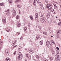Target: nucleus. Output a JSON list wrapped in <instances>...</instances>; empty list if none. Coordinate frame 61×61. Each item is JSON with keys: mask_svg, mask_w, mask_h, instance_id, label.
I'll use <instances>...</instances> for the list:
<instances>
[{"mask_svg": "<svg viewBox=\"0 0 61 61\" xmlns=\"http://www.w3.org/2000/svg\"><path fill=\"white\" fill-rule=\"evenodd\" d=\"M36 3V0H34V1L33 3Z\"/></svg>", "mask_w": 61, "mask_h": 61, "instance_id": "4d7b16f0", "label": "nucleus"}, {"mask_svg": "<svg viewBox=\"0 0 61 61\" xmlns=\"http://www.w3.org/2000/svg\"><path fill=\"white\" fill-rule=\"evenodd\" d=\"M41 21L42 23H45L46 21V19L45 18H42L41 19Z\"/></svg>", "mask_w": 61, "mask_h": 61, "instance_id": "7ed1b4c3", "label": "nucleus"}, {"mask_svg": "<svg viewBox=\"0 0 61 61\" xmlns=\"http://www.w3.org/2000/svg\"><path fill=\"white\" fill-rule=\"evenodd\" d=\"M36 57L37 58V59H38L39 58V56H38V55H37L36 56Z\"/></svg>", "mask_w": 61, "mask_h": 61, "instance_id": "72a5a7b5", "label": "nucleus"}, {"mask_svg": "<svg viewBox=\"0 0 61 61\" xmlns=\"http://www.w3.org/2000/svg\"><path fill=\"white\" fill-rule=\"evenodd\" d=\"M16 51H15V52H14V55H15V54L16 53Z\"/></svg>", "mask_w": 61, "mask_h": 61, "instance_id": "3c124183", "label": "nucleus"}, {"mask_svg": "<svg viewBox=\"0 0 61 61\" xmlns=\"http://www.w3.org/2000/svg\"><path fill=\"white\" fill-rule=\"evenodd\" d=\"M40 7L41 8V9H44V7H43V6Z\"/></svg>", "mask_w": 61, "mask_h": 61, "instance_id": "2f4dec72", "label": "nucleus"}, {"mask_svg": "<svg viewBox=\"0 0 61 61\" xmlns=\"http://www.w3.org/2000/svg\"><path fill=\"white\" fill-rule=\"evenodd\" d=\"M20 38H23V37H22V36H21V37Z\"/></svg>", "mask_w": 61, "mask_h": 61, "instance_id": "774afa93", "label": "nucleus"}, {"mask_svg": "<svg viewBox=\"0 0 61 61\" xmlns=\"http://www.w3.org/2000/svg\"><path fill=\"white\" fill-rule=\"evenodd\" d=\"M46 6L47 8V9L49 10L51 9V12H54V10L53 9H51L52 8V5H50V4H48Z\"/></svg>", "mask_w": 61, "mask_h": 61, "instance_id": "f257e3e1", "label": "nucleus"}, {"mask_svg": "<svg viewBox=\"0 0 61 61\" xmlns=\"http://www.w3.org/2000/svg\"><path fill=\"white\" fill-rule=\"evenodd\" d=\"M52 42V43H53V44H55V42Z\"/></svg>", "mask_w": 61, "mask_h": 61, "instance_id": "052dcab7", "label": "nucleus"}, {"mask_svg": "<svg viewBox=\"0 0 61 61\" xmlns=\"http://www.w3.org/2000/svg\"><path fill=\"white\" fill-rule=\"evenodd\" d=\"M29 52L30 54H33V51L32 50H30L29 51Z\"/></svg>", "mask_w": 61, "mask_h": 61, "instance_id": "4468645a", "label": "nucleus"}, {"mask_svg": "<svg viewBox=\"0 0 61 61\" xmlns=\"http://www.w3.org/2000/svg\"><path fill=\"white\" fill-rule=\"evenodd\" d=\"M22 49V47L21 46H19V48H18V50L19 51H20Z\"/></svg>", "mask_w": 61, "mask_h": 61, "instance_id": "a211bd4d", "label": "nucleus"}, {"mask_svg": "<svg viewBox=\"0 0 61 61\" xmlns=\"http://www.w3.org/2000/svg\"><path fill=\"white\" fill-rule=\"evenodd\" d=\"M16 35H20V33H19L18 32H17L16 33Z\"/></svg>", "mask_w": 61, "mask_h": 61, "instance_id": "58836bf2", "label": "nucleus"}, {"mask_svg": "<svg viewBox=\"0 0 61 61\" xmlns=\"http://www.w3.org/2000/svg\"><path fill=\"white\" fill-rule=\"evenodd\" d=\"M57 38H59V36L58 35H57Z\"/></svg>", "mask_w": 61, "mask_h": 61, "instance_id": "c03bdc74", "label": "nucleus"}, {"mask_svg": "<svg viewBox=\"0 0 61 61\" xmlns=\"http://www.w3.org/2000/svg\"><path fill=\"white\" fill-rule=\"evenodd\" d=\"M26 56L27 57H28L29 58H29V57H30L29 56H30V55H29V54H27L26 55Z\"/></svg>", "mask_w": 61, "mask_h": 61, "instance_id": "6ab92c4d", "label": "nucleus"}, {"mask_svg": "<svg viewBox=\"0 0 61 61\" xmlns=\"http://www.w3.org/2000/svg\"><path fill=\"white\" fill-rule=\"evenodd\" d=\"M54 8L55 9V8H57V6H56V5H55V6H54Z\"/></svg>", "mask_w": 61, "mask_h": 61, "instance_id": "f704fd0d", "label": "nucleus"}, {"mask_svg": "<svg viewBox=\"0 0 61 61\" xmlns=\"http://www.w3.org/2000/svg\"><path fill=\"white\" fill-rule=\"evenodd\" d=\"M43 34H44L45 35H47L46 32H45V31H44L43 32Z\"/></svg>", "mask_w": 61, "mask_h": 61, "instance_id": "bb28decb", "label": "nucleus"}, {"mask_svg": "<svg viewBox=\"0 0 61 61\" xmlns=\"http://www.w3.org/2000/svg\"><path fill=\"white\" fill-rule=\"evenodd\" d=\"M28 27H30V23H28Z\"/></svg>", "mask_w": 61, "mask_h": 61, "instance_id": "c85d7f7f", "label": "nucleus"}, {"mask_svg": "<svg viewBox=\"0 0 61 61\" xmlns=\"http://www.w3.org/2000/svg\"><path fill=\"white\" fill-rule=\"evenodd\" d=\"M57 32L59 34H61V30H59V31H57Z\"/></svg>", "mask_w": 61, "mask_h": 61, "instance_id": "412c9836", "label": "nucleus"}, {"mask_svg": "<svg viewBox=\"0 0 61 61\" xmlns=\"http://www.w3.org/2000/svg\"><path fill=\"white\" fill-rule=\"evenodd\" d=\"M40 7H41V6H43V4H41V5H40Z\"/></svg>", "mask_w": 61, "mask_h": 61, "instance_id": "79ce46f5", "label": "nucleus"}, {"mask_svg": "<svg viewBox=\"0 0 61 61\" xmlns=\"http://www.w3.org/2000/svg\"><path fill=\"white\" fill-rule=\"evenodd\" d=\"M12 12H13V13L12 15V16L13 17H14L16 15V11L14 10H12Z\"/></svg>", "mask_w": 61, "mask_h": 61, "instance_id": "20e7f679", "label": "nucleus"}, {"mask_svg": "<svg viewBox=\"0 0 61 61\" xmlns=\"http://www.w3.org/2000/svg\"><path fill=\"white\" fill-rule=\"evenodd\" d=\"M25 61H27V59H26L25 60Z\"/></svg>", "mask_w": 61, "mask_h": 61, "instance_id": "69168bd1", "label": "nucleus"}, {"mask_svg": "<svg viewBox=\"0 0 61 61\" xmlns=\"http://www.w3.org/2000/svg\"><path fill=\"white\" fill-rule=\"evenodd\" d=\"M7 30H6V31L7 32H9V31H10V29H9V28H7Z\"/></svg>", "mask_w": 61, "mask_h": 61, "instance_id": "4be33fe9", "label": "nucleus"}, {"mask_svg": "<svg viewBox=\"0 0 61 61\" xmlns=\"http://www.w3.org/2000/svg\"><path fill=\"white\" fill-rule=\"evenodd\" d=\"M49 42L48 41H47L46 42V44L47 45H48L49 44Z\"/></svg>", "mask_w": 61, "mask_h": 61, "instance_id": "393cba45", "label": "nucleus"}, {"mask_svg": "<svg viewBox=\"0 0 61 61\" xmlns=\"http://www.w3.org/2000/svg\"><path fill=\"white\" fill-rule=\"evenodd\" d=\"M5 18H3V21L4 23H6V20H5Z\"/></svg>", "mask_w": 61, "mask_h": 61, "instance_id": "9b49d317", "label": "nucleus"}, {"mask_svg": "<svg viewBox=\"0 0 61 61\" xmlns=\"http://www.w3.org/2000/svg\"><path fill=\"white\" fill-rule=\"evenodd\" d=\"M45 58H43V60H44V59H45Z\"/></svg>", "mask_w": 61, "mask_h": 61, "instance_id": "13d9d810", "label": "nucleus"}, {"mask_svg": "<svg viewBox=\"0 0 61 61\" xmlns=\"http://www.w3.org/2000/svg\"><path fill=\"white\" fill-rule=\"evenodd\" d=\"M40 45H42V44H43V42H40Z\"/></svg>", "mask_w": 61, "mask_h": 61, "instance_id": "de8ad7c7", "label": "nucleus"}, {"mask_svg": "<svg viewBox=\"0 0 61 61\" xmlns=\"http://www.w3.org/2000/svg\"><path fill=\"white\" fill-rule=\"evenodd\" d=\"M30 18L31 20H33V16H30Z\"/></svg>", "mask_w": 61, "mask_h": 61, "instance_id": "cd10ccee", "label": "nucleus"}, {"mask_svg": "<svg viewBox=\"0 0 61 61\" xmlns=\"http://www.w3.org/2000/svg\"><path fill=\"white\" fill-rule=\"evenodd\" d=\"M17 26L18 27H19L20 26V23L19 21H17Z\"/></svg>", "mask_w": 61, "mask_h": 61, "instance_id": "423d86ee", "label": "nucleus"}, {"mask_svg": "<svg viewBox=\"0 0 61 61\" xmlns=\"http://www.w3.org/2000/svg\"><path fill=\"white\" fill-rule=\"evenodd\" d=\"M17 46V45H16L15 46H14L13 47V48H14V47H16Z\"/></svg>", "mask_w": 61, "mask_h": 61, "instance_id": "a19ab883", "label": "nucleus"}, {"mask_svg": "<svg viewBox=\"0 0 61 61\" xmlns=\"http://www.w3.org/2000/svg\"><path fill=\"white\" fill-rule=\"evenodd\" d=\"M58 24L59 25H61V22H60V23H58Z\"/></svg>", "mask_w": 61, "mask_h": 61, "instance_id": "ea45409f", "label": "nucleus"}, {"mask_svg": "<svg viewBox=\"0 0 61 61\" xmlns=\"http://www.w3.org/2000/svg\"><path fill=\"white\" fill-rule=\"evenodd\" d=\"M38 13H36L35 14V16L36 19H37V18H38Z\"/></svg>", "mask_w": 61, "mask_h": 61, "instance_id": "1a4fd4ad", "label": "nucleus"}, {"mask_svg": "<svg viewBox=\"0 0 61 61\" xmlns=\"http://www.w3.org/2000/svg\"><path fill=\"white\" fill-rule=\"evenodd\" d=\"M6 54L7 55H9V50H6L5 51Z\"/></svg>", "mask_w": 61, "mask_h": 61, "instance_id": "39448f33", "label": "nucleus"}, {"mask_svg": "<svg viewBox=\"0 0 61 61\" xmlns=\"http://www.w3.org/2000/svg\"><path fill=\"white\" fill-rule=\"evenodd\" d=\"M56 52L57 53H58H58H59V52H58V51H56Z\"/></svg>", "mask_w": 61, "mask_h": 61, "instance_id": "e2e57ef3", "label": "nucleus"}, {"mask_svg": "<svg viewBox=\"0 0 61 61\" xmlns=\"http://www.w3.org/2000/svg\"><path fill=\"white\" fill-rule=\"evenodd\" d=\"M52 54L53 55H56V53L55 51H53L52 52Z\"/></svg>", "mask_w": 61, "mask_h": 61, "instance_id": "5701e85b", "label": "nucleus"}, {"mask_svg": "<svg viewBox=\"0 0 61 61\" xmlns=\"http://www.w3.org/2000/svg\"><path fill=\"white\" fill-rule=\"evenodd\" d=\"M46 16L47 17H48V18H49L50 17V14L49 13H46Z\"/></svg>", "mask_w": 61, "mask_h": 61, "instance_id": "9d476101", "label": "nucleus"}, {"mask_svg": "<svg viewBox=\"0 0 61 61\" xmlns=\"http://www.w3.org/2000/svg\"><path fill=\"white\" fill-rule=\"evenodd\" d=\"M54 6H56V4H54Z\"/></svg>", "mask_w": 61, "mask_h": 61, "instance_id": "bf43d9fd", "label": "nucleus"}, {"mask_svg": "<svg viewBox=\"0 0 61 61\" xmlns=\"http://www.w3.org/2000/svg\"><path fill=\"white\" fill-rule=\"evenodd\" d=\"M43 41H40V42H41V43H43Z\"/></svg>", "mask_w": 61, "mask_h": 61, "instance_id": "6e6d98bb", "label": "nucleus"}, {"mask_svg": "<svg viewBox=\"0 0 61 61\" xmlns=\"http://www.w3.org/2000/svg\"><path fill=\"white\" fill-rule=\"evenodd\" d=\"M55 3H56V4H57V2H54Z\"/></svg>", "mask_w": 61, "mask_h": 61, "instance_id": "0e129e2a", "label": "nucleus"}, {"mask_svg": "<svg viewBox=\"0 0 61 61\" xmlns=\"http://www.w3.org/2000/svg\"><path fill=\"white\" fill-rule=\"evenodd\" d=\"M43 61H48L46 59H44Z\"/></svg>", "mask_w": 61, "mask_h": 61, "instance_id": "c9c22d12", "label": "nucleus"}, {"mask_svg": "<svg viewBox=\"0 0 61 61\" xmlns=\"http://www.w3.org/2000/svg\"><path fill=\"white\" fill-rule=\"evenodd\" d=\"M38 28H40V29H41V27L40 26H39V27H38Z\"/></svg>", "mask_w": 61, "mask_h": 61, "instance_id": "49530a36", "label": "nucleus"}, {"mask_svg": "<svg viewBox=\"0 0 61 61\" xmlns=\"http://www.w3.org/2000/svg\"><path fill=\"white\" fill-rule=\"evenodd\" d=\"M33 5H36V3H33Z\"/></svg>", "mask_w": 61, "mask_h": 61, "instance_id": "a18cd8bd", "label": "nucleus"}, {"mask_svg": "<svg viewBox=\"0 0 61 61\" xmlns=\"http://www.w3.org/2000/svg\"><path fill=\"white\" fill-rule=\"evenodd\" d=\"M39 38H40V37H39V36H37L36 37V40H38V39H39Z\"/></svg>", "mask_w": 61, "mask_h": 61, "instance_id": "dca6fc26", "label": "nucleus"}, {"mask_svg": "<svg viewBox=\"0 0 61 61\" xmlns=\"http://www.w3.org/2000/svg\"><path fill=\"white\" fill-rule=\"evenodd\" d=\"M5 61H7V60H5Z\"/></svg>", "mask_w": 61, "mask_h": 61, "instance_id": "338daca9", "label": "nucleus"}, {"mask_svg": "<svg viewBox=\"0 0 61 61\" xmlns=\"http://www.w3.org/2000/svg\"><path fill=\"white\" fill-rule=\"evenodd\" d=\"M4 5V4L3 3H1L0 4V5Z\"/></svg>", "mask_w": 61, "mask_h": 61, "instance_id": "473e14b6", "label": "nucleus"}, {"mask_svg": "<svg viewBox=\"0 0 61 61\" xmlns=\"http://www.w3.org/2000/svg\"><path fill=\"white\" fill-rule=\"evenodd\" d=\"M19 1H20V0H16L15 1V3H16V2H19Z\"/></svg>", "mask_w": 61, "mask_h": 61, "instance_id": "e433bc0d", "label": "nucleus"}, {"mask_svg": "<svg viewBox=\"0 0 61 61\" xmlns=\"http://www.w3.org/2000/svg\"><path fill=\"white\" fill-rule=\"evenodd\" d=\"M17 6L18 7H19V8H21L22 7V6H20V5H18V4H17Z\"/></svg>", "mask_w": 61, "mask_h": 61, "instance_id": "aec40b11", "label": "nucleus"}, {"mask_svg": "<svg viewBox=\"0 0 61 61\" xmlns=\"http://www.w3.org/2000/svg\"><path fill=\"white\" fill-rule=\"evenodd\" d=\"M20 18V16L19 15H17L16 17V19H19Z\"/></svg>", "mask_w": 61, "mask_h": 61, "instance_id": "2eb2a0df", "label": "nucleus"}, {"mask_svg": "<svg viewBox=\"0 0 61 61\" xmlns=\"http://www.w3.org/2000/svg\"><path fill=\"white\" fill-rule=\"evenodd\" d=\"M43 15L42 14L41 15V17H43Z\"/></svg>", "mask_w": 61, "mask_h": 61, "instance_id": "864d4df0", "label": "nucleus"}, {"mask_svg": "<svg viewBox=\"0 0 61 61\" xmlns=\"http://www.w3.org/2000/svg\"><path fill=\"white\" fill-rule=\"evenodd\" d=\"M8 1L9 2V3H12L13 2V1H12V0H8Z\"/></svg>", "mask_w": 61, "mask_h": 61, "instance_id": "b1692460", "label": "nucleus"}, {"mask_svg": "<svg viewBox=\"0 0 61 61\" xmlns=\"http://www.w3.org/2000/svg\"><path fill=\"white\" fill-rule=\"evenodd\" d=\"M9 42H10V41H11V39H9Z\"/></svg>", "mask_w": 61, "mask_h": 61, "instance_id": "680f3d73", "label": "nucleus"}, {"mask_svg": "<svg viewBox=\"0 0 61 61\" xmlns=\"http://www.w3.org/2000/svg\"><path fill=\"white\" fill-rule=\"evenodd\" d=\"M59 52H57V53L55 56V57H57V58H59Z\"/></svg>", "mask_w": 61, "mask_h": 61, "instance_id": "0eeeda50", "label": "nucleus"}, {"mask_svg": "<svg viewBox=\"0 0 61 61\" xmlns=\"http://www.w3.org/2000/svg\"><path fill=\"white\" fill-rule=\"evenodd\" d=\"M45 1H46V3H47V2H48V0H45Z\"/></svg>", "mask_w": 61, "mask_h": 61, "instance_id": "09e8293b", "label": "nucleus"}, {"mask_svg": "<svg viewBox=\"0 0 61 61\" xmlns=\"http://www.w3.org/2000/svg\"><path fill=\"white\" fill-rule=\"evenodd\" d=\"M42 4V3H39V5L40 6H41V5H41Z\"/></svg>", "mask_w": 61, "mask_h": 61, "instance_id": "4c0bfd02", "label": "nucleus"}, {"mask_svg": "<svg viewBox=\"0 0 61 61\" xmlns=\"http://www.w3.org/2000/svg\"><path fill=\"white\" fill-rule=\"evenodd\" d=\"M15 42H16V40H14L13 42V44H12V45H14V44L15 43Z\"/></svg>", "mask_w": 61, "mask_h": 61, "instance_id": "f3484780", "label": "nucleus"}, {"mask_svg": "<svg viewBox=\"0 0 61 61\" xmlns=\"http://www.w3.org/2000/svg\"><path fill=\"white\" fill-rule=\"evenodd\" d=\"M0 43V45L1 47H2L3 46H2V45H3V41H1Z\"/></svg>", "mask_w": 61, "mask_h": 61, "instance_id": "f8f14e48", "label": "nucleus"}, {"mask_svg": "<svg viewBox=\"0 0 61 61\" xmlns=\"http://www.w3.org/2000/svg\"><path fill=\"white\" fill-rule=\"evenodd\" d=\"M18 56V59L20 60V59H21L22 58V55L21 53L19 52V53Z\"/></svg>", "mask_w": 61, "mask_h": 61, "instance_id": "f03ea898", "label": "nucleus"}, {"mask_svg": "<svg viewBox=\"0 0 61 61\" xmlns=\"http://www.w3.org/2000/svg\"><path fill=\"white\" fill-rule=\"evenodd\" d=\"M20 40H23V38H20Z\"/></svg>", "mask_w": 61, "mask_h": 61, "instance_id": "8fccbe9b", "label": "nucleus"}, {"mask_svg": "<svg viewBox=\"0 0 61 61\" xmlns=\"http://www.w3.org/2000/svg\"><path fill=\"white\" fill-rule=\"evenodd\" d=\"M53 59V58L52 57H51L50 58V60L51 61H52Z\"/></svg>", "mask_w": 61, "mask_h": 61, "instance_id": "7c9ffc66", "label": "nucleus"}, {"mask_svg": "<svg viewBox=\"0 0 61 61\" xmlns=\"http://www.w3.org/2000/svg\"><path fill=\"white\" fill-rule=\"evenodd\" d=\"M10 10L9 9H8L7 10H6V12H8V11Z\"/></svg>", "mask_w": 61, "mask_h": 61, "instance_id": "c756f323", "label": "nucleus"}, {"mask_svg": "<svg viewBox=\"0 0 61 61\" xmlns=\"http://www.w3.org/2000/svg\"><path fill=\"white\" fill-rule=\"evenodd\" d=\"M60 59V57H59V58H56L55 60V61H59Z\"/></svg>", "mask_w": 61, "mask_h": 61, "instance_id": "6e6552de", "label": "nucleus"}, {"mask_svg": "<svg viewBox=\"0 0 61 61\" xmlns=\"http://www.w3.org/2000/svg\"><path fill=\"white\" fill-rule=\"evenodd\" d=\"M49 44H50V45H52V43L49 42Z\"/></svg>", "mask_w": 61, "mask_h": 61, "instance_id": "603ef678", "label": "nucleus"}, {"mask_svg": "<svg viewBox=\"0 0 61 61\" xmlns=\"http://www.w3.org/2000/svg\"><path fill=\"white\" fill-rule=\"evenodd\" d=\"M56 48L57 49V50H59V48H58V47H57Z\"/></svg>", "mask_w": 61, "mask_h": 61, "instance_id": "5fc2aeb1", "label": "nucleus"}, {"mask_svg": "<svg viewBox=\"0 0 61 61\" xmlns=\"http://www.w3.org/2000/svg\"><path fill=\"white\" fill-rule=\"evenodd\" d=\"M27 29V28L26 27H25L24 28V31L25 33H26L27 32V30L26 29Z\"/></svg>", "mask_w": 61, "mask_h": 61, "instance_id": "ddd939ff", "label": "nucleus"}, {"mask_svg": "<svg viewBox=\"0 0 61 61\" xmlns=\"http://www.w3.org/2000/svg\"><path fill=\"white\" fill-rule=\"evenodd\" d=\"M5 60H7V61H10V60L9 59V58H7L6 59H5Z\"/></svg>", "mask_w": 61, "mask_h": 61, "instance_id": "a878e982", "label": "nucleus"}, {"mask_svg": "<svg viewBox=\"0 0 61 61\" xmlns=\"http://www.w3.org/2000/svg\"><path fill=\"white\" fill-rule=\"evenodd\" d=\"M37 3H39V0H36Z\"/></svg>", "mask_w": 61, "mask_h": 61, "instance_id": "37998d69", "label": "nucleus"}]
</instances>
